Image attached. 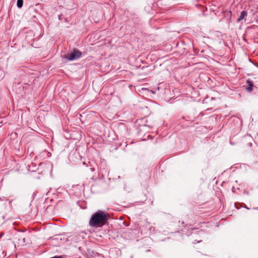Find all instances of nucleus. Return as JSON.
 Segmentation results:
<instances>
[{
  "label": "nucleus",
  "instance_id": "7ed1b4c3",
  "mask_svg": "<svg viewBox=\"0 0 258 258\" xmlns=\"http://www.w3.org/2000/svg\"><path fill=\"white\" fill-rule=\"evenodd\" d=\"M247 86L246 90L248 92H251L253 90V82L250 80L246 81Z\"/></svg>",
  "mask_w": 258,
  "mask_h": 258
},
{
  "label": "nucleus",
  "instance_id": "20e7f679",
  "mask_svg": "<svg viewBox=\"0 0 258 258\" xmlns=\"http://www.w3.org/2000/svg\"><path fill=\"white\" fill-rule=\"evenodd\" d=\"M247 15V12L245 11H242L239 17L238 18L237 21L238 22L241 21L242 20H243L246 16Z\"/></svg>",
  "mask_w": 258,
  "mask_h": 258
},
{
  "label": "nucleus",
  "instance_id": "39448f33",
  "mask_svg": "<svg viewBox=\"0 0 258 258\" xmlns=\"http://www.w3.org/2000/svg\"><path fill=\"white\" fill-rule=\"evenodd\" d=\"M23 0H17V5L19 8H21L23 6Z\"/></svg>",
  "mask_w": 258,
  "mask_h": 258
},
{
  "label": "nucleus",
  "instance_id": "423d86ee",
  "mask_svg": "<svg viewBox=\"0 0 258 258\" xmlns=\"http://www.w3.org/2000/svg\"><path fill=\"white\" fill-rule=\"evenodd\" d=\"M202 241V240H195L194 241V244H196L197 243H199V242H201Z\"/></svg>",
  "mask_w": 258,
  "mask_h": 258
},
{
  "label": "nucleus",
  "instance_id": "f257e3e1",
  "mask_svg": "<svg viewBox=\"0 0 258 258\" xmlns=\"http://www.w3.org/2000/svg\"><path fill=\"white\" fill-rule=\"evenodd\" d=\"M109 219V216L107 213L98 210L92 215L89 224L92 227L100 228L107 223Z\"/></svg>",
  "mask_w": 258,
  "mask_h": 258
},
{
  "label": "nucleus",
  "instance_id": "1a4fd4ad",
  "mask_svg": "<svg viewBox=\"0 0 258 258\" xmlns=\"http://www.w3.org/2000/svg\"><path fill=\"white\" fill-rule=\"evenodd\" d=\"M247 145L249 146V147H251V145H252V143L251 142H249Z\"/></svg>",
  "mask_w": 258,
  "mask_h": 258
},
{
  "label": "nucleus",
  "instance_id": "6e6552de",
  "mask_svg": "<svg viewBox=\"0 0 258 258\" xmlns=\"http://www.w3.org/2000/svg\"><path fill=\"white\" fill-rule=\"evenodd\" d=\"M90 170H91V171L92 172H93V171H94V170H94V168H93V167L90 168Z\"/></svg>",
  "mask_w": 258,
  "mask_h": 258
},
{
  "label": "nucleus",
  "instance_id": "0eeeda50",
  "mask_svg": "<svg viewBox=\"0 0 258 258\" xmlns=\"http://www.w3.org/2000/svg\"><path fill=\"white\" fill-rule=\"evenodd\" d=\"M22 243H25V238H22Z\"/></svg>",
  "mask_w": 258,
  "mask_h": 258
},
{
  "label": "nucleus",
  "instance_id": "f03ea898",
  "mask_svg": "<svg viewBox=\"0 0 258 258\" xmlns=\"http://www.w3.org/2000/svg\"><path fill=\"white\" fill-rule=\"evenodd\" d=\"M82 56V52L77 49H74L73 51L68 54L67 58L69 60H74L77 59Z\"/></svg>",
  "mask_w": 258,
  "mask_h": 258
}]
</instances>
